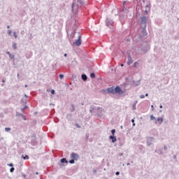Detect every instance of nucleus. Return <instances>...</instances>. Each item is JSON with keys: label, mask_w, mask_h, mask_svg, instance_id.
<instances>
[{"label": "nucleus", "mask_w": 179, "mask_h": 179, "mask_svg": "<svg viewBox=\"0 0 179 179\" xmlns=\"http://www.w3.org/2000/svg\"><path fill=\"white\" fill-rule=\"evenodd\" d=\"M138 64V62H135V63L134 64V68H136Z\"/></svg>", "instance_id": "nucleus-19"}, {"label": "nucleus", "mask_w": 179, "mask_h": 179, "mask_svg": "<svg viewBox=\"0 0 179 179\" xmlns=\"http://www.w3.org/2000/svg\"><path fill=\"white\" fill-rule=\"evenodd\" d=\"M71 157L73 159V160H78V159H79V155L76 154V153H72L71 155Z\"/></svg>", "instance_id": "nucleus-3"}, {"label": "nucleus", "mask_w": 179, "mask_h": 179, "mask_svg": "<svg viewBox=\"0 0 179 179\" xmlns=\"http://www.w3.org/2000/svg\"><path fill=\"white\" fill-rule=\"evenodd\" d=\"M76 127L77 128H80V127L79 124H76Z\"/></svg>", "instance_id": "nucleus-29"}, {"label": "nucleus", "mask_w": 179, "mask_h": 179, "mask_svg": "<svg viewBox=\"0 0 179 179\" xmlns=\"http://www.w3.org/2000/svg\"><path fill=\"white\" fill-rule=\"evenodd\" d=\"M132 62H133L132 58L129 57L128 62H127L128 65H131V64H132Z\"/></svg>", "instance_id": "nucleus-7"}, {"label": "nucleus", "mask_w": 179, "mask_h": 179, "mask_svg": "<svg viewBox=\"0 0 179 179\" xmlns=\"http://www.w3.org/2000/svg\"><path fill=\"white\" fill-rule=\"evenodd\" d=\"M5 131H6V132H9V131H10V128H9V127H6V128H5Z\"/></svg>", "instance_id": "nucleus-15"}, {"label": "nucleus", "mask_w": 179, "mask_h": 179, "mask_svg": "<svg viewBox=\"0 0 179 179\" xmlns=\"http://www.w3.org/2000/svg\"><path fill=\"white\" fill-rule=\"evenodd\" d=\"M6 54H8L9 56L11 55L10 52H6Z\"/></svg>", "instance_id": "nucleus-31"}, {"label": "nucleus", "mask_w": 179, "mask_h": 179, "mask_svg": "<svg viewBox=\"0 0 179 179\" xmlns=\"http://www.w3.org/2000/svg\"><path fill=\"white\" fill-rule=\"evenodd\" d=\"M155 124L158 125H161V124H163V119L162 117H158L157 120L155 121Z\"/></svg>", "instance_id": "nucleus-4"}, {"label": "nucleus", "mask_w": 179, "mask_h": 179, "mask_svg": "<svg viewBox=\"0 0 179 179\" xmlns=\"http://www.w3.org/2000/svg\"><path fill=\"white\" fill-rule=\"evenodd\" d=\"M72 8H73V6H72Z\"/></svg>", "instance_id": "nucleus-38"}, {"label": "nucleus", "mask_w": 179, "mask_h": 179, "mask_svg": "<svg viewBox=\"0 0 179 179\" xmlns=\"http://www.w3.org/2000/svg\"><path fill=\"white\" fill-rule=\"evenodd\" d=\"M151 121H153V120H156V117H155V116H153V115H151L150 117Z\"/></svg>", "instance_id": "nucleus-13"}, {"label": "nucleus", "mask_w": 179, "mask_h": 179, "mask_svg": "<svg viewBox=\"0 0 179 179\" xmlns=\"http://www.w3.org/2000/svg\"><path fill=\"white\" fill-rule=\"evenodd\" d=\"M90 78H92V79L96 78V74H94V73H92L90 74Z\"/></svg>", "instance_id": "nucleus-12"}, {"label": "nucleus", "mask_w": 179, "mask_h": 179, "mask_svg": "<svg viewBox=\"0 0 179 179\" xmlns=\"http://www.w3.org/2000/svg\"><path fill=\"white\" fill-rule=\"evenodd\" d=\"M149 96V94H145V96L148 97Z\"/></svg>", "instance_id": "nucleus-33"}, {"label": "nucleus", "mask_w": 179, "mask_h": 179, "mask_svg": "<svg viewBox=\"0 0 179 179\" xmlns=\"http://www.w3.org/2000/svg\"><path fill=\"white\" fill-rule=\"evenodd\" d=\"M61 162L62 163H68V161H66V158H63V159H61Z\"/></svg>", "instance_id": "nucleus-11"}, {"label": "nucleus", "mask_w": 179, "mask_h": 179, "mask_svg": "<svg viewBox=\"0 0 179 179\" xmlns=\"http://www.w3.org/2000/svg\"><path fill=\"white\" fill-rule=\"evenodd\" d=\"M152 111H155V106L153 105L151 106Z\"/></svg>", "instance_id": "nucleus-26"}, {"label": "nucleus", "mask_w": 179, "mask_h": 179, "mask_svg": "<svg viewBox=\"0 0 179 179\" xmlns=\"http://www.w3.org/2000/svg\"><path fill=\"white\" fill-rule=\"evenodd\" d=\"M115 90L116 93H121V87H120L119 86L116 87Z\"/></svg>", "instance_id": "nucleus-5"}, {"label": "nucleus", "mask_w": 179, "mask_h": 179, "mask_svg": "<svg viewBox=\"0 0 179 179\" xmlns=\"http://www.w3.org/2000/svg\"><path fill=\"white\" fill-rule=\"evenodd\" d=\"M131 122H133V127H135V124H134L135 120L134 119L131 120Z\"/></svg>", "instance_id": "nucleus-23"}, {"label": "nucleus", "mask_w": 179, "mask_h": 179, "mask_svg": "<svg viewBox=\"0 0 179 179\" xmlns=\"http://www.w3.org/2000/svg\"><path fill=\"white\" fill-rule=\"evenodd\" d=\"M82 44V41L80 40V36H79L78 39L76 40L74 43H73V45H77L79 47Z\"/></svg>", "instance_id": "nucleus-1"}, {"label": "nucleus", "mask_w": 179, "mask_h": 179, "mask_svg": "<svg viewBox=\"0 0 179 179\" xmlns=\"http://www.w3.org/2000/svg\"><path fill=\"white\" fill-rule=\"evenodd\" d=\"M108 93H114V88L110 87L108 89Z\"/></svg>", "instance_id": "nucleus-8"}, {"label": "nucleus", "mask_w": 179, "mask_h": 179, "mask_svg": "<svg viewBox=\"0 0 179 179\" xmlns=\"http://www.w3.org/2000/svg\"><path fill=\"white\" fill-rule=\"evenodd\" d=\"M51 93H52V94H55V90H51Z\"/></svg>", "instance_id": "nucleus-22"}, {"label": "nucleus", "mask_w": 179, "mask_h": 179, "mask_svg": "<svg viewBox=\"0 0 179 179\" xmlns=\"http://www.w3.org/2000/svg\"><path fill=\"white\" fill-rule=\"evenodd\" d=\"M9 166H10V167H12V166H13V164H10Z\"/></svg>", "instance_id": "nucleus-32"}, {"label": "nucleus", "mask_w": 179, "mask_h": 179, "mask_svg": "<svg viewBox=\"0 0 179 179\" xmlns=\"http://www.w3.org/2000/svg\"><path fill=\"white\" fill-rule=\"evenodd\" d=\"M10 173H13V171H15V168H11L10 169Z\"/></svg>", "instance_id": "nucleus-18"}, {"label": "nucleus", "mask_w": 179, "mask_h": 179, "mask_svg": "<svg viewBox=\"0 0 179 179\" xmlns=\"http://www.w3.org/2000/svg\"><path fill=\"white\" fill-rule=\"evenodd\" d=\"M147 22H148V17H142L141 18V24H146Z\"/></svg>", "instance_id": "nucleus-2"}, {"label": "nucleus", "mask_w": 179, "mask_h": 179, "mask_svg": "<svg viewBox=\"0 0 179 179\" xmlns=\"http://www.w3.org/2000/svg\"><path fill=\"white\" fill-rule=\"evenodd\" d=\"M68 55L66 53L64 54V57H66Z\"/></svg>", "instance_id": "nucleus-35"}, {"label": "nucleus", "mask_w": 179, "mask_h": 179, "mask_svg": "<svg viewBox=\"0 0 179 179\" xmlns=\"http://www.w3.org/2000/svg\"><path fill=\"white\" fill-rule=\"evenodd\" d=\"M140 99H145V95H143V94L141 95Z\"/></svg>", "instance_id": "nucleus-25"}, {"label": "nucleus", "mask_w": 179, "mask_h": 179, "mask_svg": "<svg viewBox=\"0 0 179 179\" xmlns=\"http://www.w3.org/2000/svg\"><path fill=\"white\" fill-rule=\"evenodd\" d=\"M82 79H83V80H87V76L85 74H83Z\"/></svg>", "instance_id": "nucleus-9"}, {"label": "nucleus", "mask_w": 179, "mask_h": 179, "mask_svg": "<svg viewBox=\"0 0 179 179\" xmlns=\"http://www.w3.org/2000/svg\"><path fill=\"white\" fill-rule=\"evenodd\" d=\"M110 139H112V142L114 143L117 141V138L114 136H110Z\"/></svg>", "instance_id": "nucleus-6"}, {"label": "nucleus", "mask_w": 179, "mask_h": 179, "mask_svg": "<svg viewBox=\"0 0 179 179\" xmlns=\"http://www.w3.org/2000/svg\"><path fill=\"white\" fill-rule=\"evenodd\" d=\"M9 34H10V31H9Z\"/></svg>", "instance_id": "nucleus-39"}, {"label": "nucleus", "mask_w": 179, "mask_h": 179, "mask_svg": "<svg viewBox=\"0 0 179 179\" xmlns=\"http://www.w3.org/2000/svg\"><path fill=\"white\" fill-rule=\"evenodd\" d=\"M13 48H14V50H16V44H15V43H14V44L13 45Z\"/></svg>", "instance_id": "nucleus-24"}, {"label": "nucleus", "mask_w": 179, "mask_h": 179, "mask_svg": "<svg viewBox=\"0 0 179 179\" xmlns=\"http://www.w3.org/2000/svg\"><path fill=\"white\" fill-rule=\"evenodd\" d=\"M159 108H163V106H159Z\"/></svg>", "instance_id": "nucleus-34"}, {"label": "nucleus", "mask_w": 179, "mask_h": 179, "mask_svg": "<svg viewBox=\"0 0 179 179\" xmlns=\"http://www.w3.org/2000/svg\"><path fill=\"white\" fill-rule=\"evenodd\" d=\"M9 27H10L9 26L7 27L8 29H9Z\"/></svg>", "instance_id": "nucleus-37"}, {"label": "nucleus", "mask_w": 179, "mask_h": 179, "mask_svg": "<svg viewBox=\"0 0 179 179\" xmlns=\"http://www.w3.org/2000/svg\"><path fill=\"white\" fill-rule=\"evenodd\" d=\"M112 135H114V134H115V129H113L111 131Z\"/></svg>", "instance_id": "nucleus-21"}, {"label": "nucleus", "mask_w": 179, "mask_h": 179, "mask_svg": "<svg viewBox=\"0 0 179 179\" xmlns=\"http://www.w3.org/2000/svg\"><path fill=\"white\" fill-rule=\"evenodd\" d=\"M14 37H15V38H17V36L16 35V33H15V32H14Z\"/></svg>", "instance_id": "nucleus-28"}, {"label": "nucleus", "mask_w": 179, "mask_h": 179, "mask_svg": "<svg viewBox=\"0 0 179 179\" xmlns=\"http://www.w3.org/2000/svg\"><path fill=\"white\" fill-rule=\"evenodd\" d=\"M98 110L103 111V108H98Z\"/></svg>", "instance_id": "nucleus-27"}, {"label": "nucleus", "mask_w": 179, "mask_h": 179, "mask_svg": "<svg viewBox=\"0 0 179 179\" xmlns=\"http://www.w3.org/2000/svg\"><path fill=\"white\" fill-rule=\"evenodd\" d=\"M115 175H116V176H120V172H118V171L116 172V173H115Z\"/></svg>", "instance_id": "nucleus-30"}, {"label": "nucleus", "mask_w": 179, "mask_h": 179, "mask_svg": "<svg viewBox=\"0 0 179 179\" xmlns=\"http://www.w3.org/2000/svg\"><path fill=\"white\" fill-rule=\"evenodd\" d=\"M9 57H10V58L11 59H13L14 58H15V55H9Z\"/></svg>", "instance_id": "nucleus-17"}, {"label": "nucleus", "mask_w": 179, "mask_h": 179, "mask_svg": "<svg viewBox=\"0 0 179 179\" xmlns=\"http://www.w3.org/2000/svg\"><path fill=\"white\" fill-rule=\"evenodd\" d=\"M17 76H19V74H17Z\"/></svg>", "instance_id": "nucleus-41"}, {"label": "nucleus", "mask_w": 179, "mask_h": 179, "mask_svg": "<svg viewBox=\"0 0 179 179\" xmlns=\"http://www.w3.org/2000/svg\"><path fill=\"white\" fill-rule=\"evenodd\" d=\"M22 157L24 160H29V156L27 155H22Z\"/></svg>", "instance_id": "nucleus-10"}, {"label": "nucleus", "mask_w": 179, "mask_h": 179, "mask_svg": "<svg viewBox=\"0 0 179 179\" xmlns=\"http://www.w3.org/2000/svg\"><path fill=\"white\" fill-rule=\"evenodd\" d=\"M121 66H124V64H121Z\"/></svg>", "instance_id": "nucleus-36"}, {"label": "nucleus", "mask_w": 179, "mask_h": 179, "mask_svg": "<svg viewBox=\"0 0 179 179\" xmlns=\"http://www.w3.org/2000/svg\"><path fill=\"white\" fill-rule=\"evenodd\" d=\"M90 113H92V110H90Z\"/></svg>", "instance_id": "nucleus-40"}, {"label": "nucleus", "mask_w": 179, "mask_h": 179, "mask_svg": "<svg viewBox=\"0 0 179 179\" xmlns=\"http://www.w3.org/2000/svg\"><path fill=\"white\" fill-rule=\"evenodd\" d=\"M69 163L71 164H73V163H75V159H71L70 161H69Z\"/></svg>", "instance_id": "nucleus-16"}, {"label": "nucleus", "mask_w": 179, "mask_h": 179, "mask_svg": "<svg viewBox=\"0 0 179 179\" xmlns=\"http://www.w3.org/2000/svg\"><path fill=\"white\" fill-rule=\"evenodd\" d=\"M59 77L60 79H64V76L62 74H59Z\"/></svg>", "instance_id": "nucleus-20"}, {"label": "nucleus", "mask_w": 179, "mask_h": 179, "mask_svg": "<svg viewBox=\"0 0 179 179\" xmlns=\"http://www.w3.org/2000/svg\"><path fill=\"white\" fill-rule=\"evenodd\" d=\"M71 106H72V108L71 109V113H73V111H75V106L71 105Z\"/></svg>", "instance_id": "nucleus-14"}]
</instances>
